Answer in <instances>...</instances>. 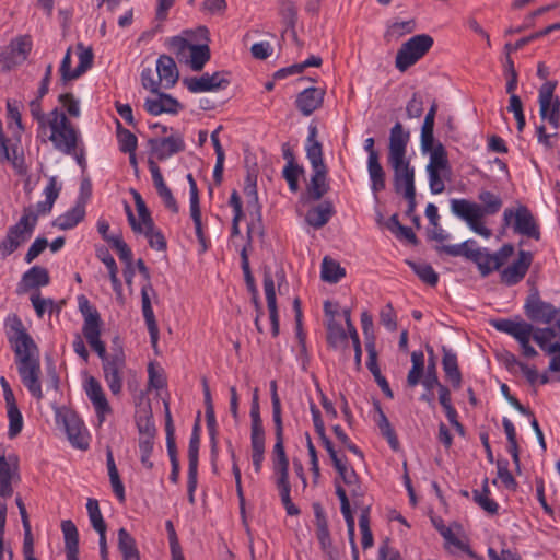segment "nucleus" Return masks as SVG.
Segmentation results:
<instances>
[{"label": "nucleus", "mask_w": 560, "mask_h": 560, "mask_svg": "<svg viewBox=\"0 0 560 560\" xmlns=\"http://www.w3.org/2000/svg\"><path fill=\"white\" fill-rule=\"evenodd\" d=\"M9 335L14 353L18 372L23 385L37 400L43 399V390L39 382L40 362L38 347L21 322H16Z\"/></svg>", "instance_id": "nucleus-1"}, {"label": "nucleus", "mask_w": 560, "mask_h": 560, "mask_svg": "<svg viewBox=\"0 0 560 560\" xmlns=\"http://www.w3.org/2000/svg\"><path fill=\"white\" fill-rule=\"evenodd\" d=\"M410 132L400 122H396L389 132L387 162L394 171V186L397 192L411 195L415 187V168L407 159V145Z\"/></svg>", "instance_id": "nucleus-2"}, {"label": "nucleus", "mask_w": 560, "mask_h": 560, "mask_svg": "<svg viewBox=\"0 0 560 560\" xmlns=\"http://www.w3.org/2000/svg\"><path fill=\"white\" fill-rule=\"evenodd\" d=\"M476 241L467 240L456 245H441L436 246L438 252H443L450 256H463L466 259L475 262L482 277L489 276L508 261L514 254V246L512 244H504L498 252L490 253L488 248L477 247Z\"/></svg>", "instance_id": "nucleus-3"}, {"label": "nucleus", "mask_w": 560, "mask_h": 560, "mask_svg": "<svg viewBox=\"0 0 560 560\" xmlns=\"http://www.w3.org/2000/svg\"><path fill=\"white\" fill-rule=\"evenodd\" d=\"M273 423L276 435V443L272 450V469L275 483L288 515L294 516L300 514V510L293 504L290 497L291 485L289 481V459L287 457L283 445V424L282 420L273 421Z\"/></svg>", "instance_id": "nucleus-4"}, {"label": "nucleus", "mask_w": 560, "mask_h": 560, "mask_svg": "<svg viewBox=\"0 0 560 560\" xmlns=\"http://www.w3.org/2000/svg\"><path fill=\"white\" fill-rule=\"evenodd\" d=\"M50 118L47 124L48 140L57 151L74 154L82 145L80 130L68 119L66 113L57 107L50 110Z\"/></svg>", "instance_id": "nucleus-5"}, {"label": "nucleus", "mask_w": 560, "mask_h": 560, "mask_svg": "<svg viewBox=\"0 0 560 560\" xmlns=\"http://www.w3.org/2000/svg\"><path fill=\"white\" fill-rule=\"evenodd\" d=\"M102 360V370L104 380L114 396H117L122 390V383L127 370L126 357L120 346L113 349V353H107L106 347L101 341L102 350L97 346H91Z\"/></svg>", "instance_id": "nucleus-6"}, {"label": "nucleus", "mask_w": 560, "mask_h": 560, "mask_svg": "<svg viewBox=\"0 0 560 560\" xmlns=\"http://www.w3.org/2000/svg\"><path fill=\"white\" fill-rule=\"evenodd\" d=\"M37 222V215L25 210L16 224L9 228L7 235L0 241V254L3 258L13 254L32 235Z\"/></svg>", "instance_id": "nucleus-7"}, {"label": "nucleus", "mask_w": 560, "mask_h": 560, "mask_svg": "<svg viewBox=\"0 0 560 560\" xmlns=\"http://www.w3.org/2000/svg\"><path fill=\"white\" fill-rule=\"evenodd\" d=\"M433 46V38L428 34H418L405 42L398 49L395 66L405 72L420 60Z\"/></svg>", "instance_id": "nucleus-8"}, {"label": "nucleus", "mask_w": 560, "mask_h": 560, "mask_svg": "<svg viewBox=\"0 0 560 560\" xmlns=\"http://www.w3.org/2000/svg\"><path fill=\"white\" fill-rule=\"evenodd\" d=\"M170 48L178 58H185L186 63L194 71H201L211 56L207 44H191L180 36H174L170 39Z\"/></svg>", "instance_id": "nucleus-9"}, {"label": "nucleus", "mask_w": 560, "mask_h": 560, "mask_svg": "<svg viewBox=\"0 0 560 560\" xmlns=\"http://www.w3.org/2000/svg\"><path fill=\"white\" fill-rule=\"evenodd\" d=\"M526 316L537 323L551 324L556 329V338L560 339V308L540 299L537 291L530 293L524 304Z\"/></svg>", "instance_id": "nucleus-10"}, {"label": "nucleus", "mask_w": 560, "mask_h": 560, "mask_svg": "<svg viewBox=\"0 0 560 560\" xmlns=\"http://www.w3.org/2000/svg\"><path fill=\"white\" fill-rule=\"evenodd\" d=\"M512 219L514 233L536 241L540 240L539 225L526 206H518L515 210L505 209L503 212L504 225H509Z\"/></svg>", "instance_id": "nucleus-11"}, {"label": "nucleus", "mask_w": 560, "mask_h": 560, "mask_svg": "<svg viewBox=\"0 0 560 560\" xmlns=\"http://www.w3.org/2000/svg\"><path fill=\"white\" fill-rule=\"evenodd\" d=\"M478 200L480 205L467 199H452L451 210L471 211V213L486 217L498 213L503 205L501 197L489 190H480Z\"/></svg>", "instance_id": "nucleus-12"}, {"label": "nucleus", "mask_w": 560, "mask_h": 560, "mask_svg": "<svg viewBox=\"0 0 560 560\" xmlns=\"http://www.w3.org/2000/svg\"><path fill=\"white\" fill-rule=\"evenodd\" d=\"M557 85V81H546L538 94L540 118L547 120L555 129L560 127V100L555 95Z\"/></svg>", "instance_id": "nucleus-13"}, {"label": "nucleus", "mask_w": 560, "mask_h": 560, "mask_svg": "<svg viewBox=\"0 0 560 560\" xmlns=\"http://www.w3.org/2000/svg\"><path fill=\"white\" fill-rule=\"evenodd\" d=\"M78 306L84 318L82 328L83 336L85 337L90 347L97 346L98 350H102L100 313L83 294L78 296Z\"/></svg>", "instance_id": "nucleus-14"}, {"label": "nucleus", "mask_w": 560, "mask_h": 560, "mask_svg": "<svg viewBox=\"0 0 560 560\" xmlns=\"http://www.w3.org/2000/svg\"><path fill=\"white\" fill-rule=\"evenodd\" d=\"M183 82L189 92L201 93L223 90L230 84V79L228 72L218 71L213 74L205 73L199 78H186Z\"/></svg>", "instance_id": "nucleus-15"}, {"label": "nucleus", "mask_w": 560, "mask_h": 560, "mask_svg": "<svg viewBox=\"0 0 560 560\" xmlns=\"http://www.w3.org/2000/svg\"><path fill=\"white\" fill-rule=\"evenodd\" d=\"M532 261L530 252L520 250L517 259L500 272L501 282L509 287L520 283L525 278Z\"/></svg>", "instance_id": "nucleus-16"}, {"label": "nucleus", "mask_w": 560, "mask_h": 560, "mask_svg": "<svg viewBox=\"0 0 560 560\" xmlns=\"http://www.w3.org/2000/svg\"><path fill=\"white\" fill-rule=\"evenodd\" d=\"M83 386L86 396L93 404L98 423L102 424L105 421V416L112 411L102 385L94 376H89Z\"/></svg>", "instance_id": "nucleus-17"}, {"label": "nucleus", "mask_w": 560, "mask_h": 560, "mask_svg": "<svg viewBox=\"0 0 560 560\" xmlns=\"http://www.w3.org/2000/svg\"><path fill=\"white\" fill-rule=\"evenodd\" d=\"M154 94V97H148L143 104L150 115L177 114L183 108L182 104L170 94L161 93L160 90Z\"/></svg>", "instance_id": "nucleus-18"}, {"label": "nucleus", "mask_w": 560, "mask_h": 560, "mask_svg": "<svg viewBox=\"0 0 560 560\" xmlns=\"http://www.w3.org/2000/svg\"><path fill=\"white\" fill-rule=\"evenodd\" d=\"M149 144L153 154L159 160L168 159L170 156L185 150L184 139L179 133L172 135L163 139H150Z\"/></svg>", "instance_id": "nucleus-19"}, {"label": "nucleus", "mask_w": 560, "mask_h": 560, "mask_svg": "<svg viewBox=\"0 0 560 560\" xmlns=\"http://www.w3.org/2000/svg\"><path fill=\"white\" fill-rule=\"evenodd\" d=\"M154 293V290L151 283H147L141 288V308L142 315L150 335L151 343L153 347L158 345L159 341V327L154 316V312L151 304V299L149 292Z\"/></svg>", "instance_id": "nucleus-20"}, {"label": "nucleus", "mask_w": 560, "mask_h": 560, "mask_svg": "<svg viewBox=\"0 0 560 560\" xmlns=\"http://www.w3.org/2000/svg\"><path fill=\"white\" fill-rule=\"evenodd\" d=\"M264 291L266 295L267 307L269 311L271 332L273 337H277L279 335L280 323L275 290V279L270 271L267 270L264 273Z\"/></svg>", "instance_id": "nucleus-21"}, {"label": "nucleus", "mask_w": 560, "mask_h": 560, "mask_svg": "<svg viewBox=\"0 0 560 560\" xmlns=\"http://www.w3.org/2000/svg\"><path fill=\"white\" fill-rule=\"evenodd\" d=\"M324 95L325 91L322 89L307 88L298 95L295 105L304 116H310L322 106Z\"/></svg>", "instance_id": "nucleus-22"}, {"label": "nucleus", "mask_w": 560, "mask_h": 560, "mask_svg": "<svg viewBox=\"0 0 560 560\" xmlns=\"http://www.w3.org/2000/svg\"><path fill=\"white\" fill-rule=\"evenodd\" d=\"M65 427L68 439L74 447L79 450H86L89 447L86 429L75 415L65 418Z\"/></svg>", "instance_id": "nucleus-23"}, {"label": "nucleus", "mask_w": 560, "mask_h": 560, "mask_svg": "<svg viewBox=\"0 0 560 560\" xmlns=\"http://www.w3.org/2000/svg\"><path fill=\"white\" fill-rule=\"evenodd\" d=\"M18 478L16 462L0 457V497L7 499L13 493L12 482Z\"/></svg>", "instance_id": "nucleus-24"}, {"label": "nucleus", "mask_w": 560, "mask_h": 560, "mask_svg": "<svg viewBox=\"0 0 560 560\" xmlns=\"http://www.w3.org/2000/svg\"><path fill=\"white\" fill-rule=\"evenodd\" d=\"M156 72L164 89H171L179 77L174 59L167 55H162L156 60Z\"/></svg>", "instance_id": "nucleus-25"}, {"label": "nucleus", "mask_w": 560, "mask_h": 560, "mask_svg": "<svg viewBox=\"0 0 560 560\" xmlns=\"http://www.w3.org/2000/svg\"><path fill=\"white\" fill-rule=\"evenodd\" d=\"M442 366L445 377L455 389H458L462 385V373L458 368L457 354L445 346L442 347Z\"/></svg>", "instance_id": "nucleus-26"}, {"label": "nucleus", "mask_w": 560, "mask_h": 560, "mask_svg": "<svg viewBox=\"0 0 560 560\" xmlns=\"http://www.w3.org/2000/svg\"><path fill=\"white\" fill-rule=\"evenodd\" d=\"M316 137L317 128L315 126H310L305 148L306 156L311 163L312 168H323L326 167L323 160V149L320 142L316 140Z\"/></svg>", "instance_id": "nucleus-27"}, {"label": "nucleus", "mask_w": 560, "mask_h": 560, "mask_svg": "<svg viewBox=\"0 0 560 560\" xmlns=\"http://www.w3.org/2000/svg\"><path fill=\"white\" fill-rule=\"evenodd\" d=\"M334 213L335 210L331 202L324 201L310 209L306 213L305 220L311 226L320 229L330 220Z\"/></svg>", "instance_id": "nucleus-28"}, {"label": "nucleus", "mask_w": 560, "mask_h": 560, "mask_svg": "<svg viewBox=\"0 0 560 560\" xmlns=\"http://www.w3.org/2000/svg\"><path fill=\"white\" fill-rule=\"evenodd\" d=\"M49 281L48 270L40 266H34L23 275L21 285L24 290L38 289L49 284Z\"/></svg>", "instance_id": "nucleus-29"}, {"label": "nucleus", "mask_w": 560, "mask_h": 560, "mask_svg": "<svg viewBox=\"0 0 560 560\" xmlns=\"http://www.w3.org/2000/svg\"><path fill=\"white\" fill-rule=\"evenodd\" d=\"M312 170L313 174L307 186V191L311 199L319 200L329 189L327 184V167Z\"/></svg>", "instance_id": "nucleus-30"}, {"label": "nucleus", "mask_w": 560, "mask_h": 560, "mask_svg": "<svg viewBox=\"0 0 560 560\" xmlns=\"http://www.w3.org/2000/svg\"><path fill=\"white\" fill-rule=\"evenodd\" d=\"M85 207L84 203L78 202L73 208L68 210L66 213L59 215L55 221L54 225L60 230H70L79 224L84 219Z\"/></svg>", "instance_id": "nucleus-31"}, {"label": "nucleus", "mask_w": 560, "mask_h": 560, "mask_svg": "<svg viewBox=\"0 0 560 560\" xmlns=\"http://www.w3.org/2000/svg\"><path fill=\"white\" fill-rule=\"evenodd\" d=\"M21 104L16 100H8L7 101V116L10 120L8 122V128L12 131L14 139L20 142L21 133L24 131V126L22 124V116L20 110Z\"/></svg>", "instance_id": "nucleus-32"}, {"label": "nucleus", "mask_w": 560, "mask_h": 560, "mask_svg": "<svg viewBox=\"0 0 560 560\" xmlns=\"http://www.w3.org/2000/svg\"><path fill=\"white\" fill-rule=\"evenodd\" d=\"M279 14L282 18L283 23L287 25V28L291 30L293 40L296 44H300L295 32V24L298 21V9L294 2H292L291 0H280Z\"/></svg>", "instance_id": "nucleus-33"}, {"label": "nucleus", "mask_w": 560, "mask_h": 560, "mask_svg": "<svg viewBox=\"0 0 560 560\" xmlns=\"http://www.w3.org/2000/svg\"><path fill=\"white\" fill-rule=\"evenodd\" d=\"M368 173L371 180V190L377 198V194L386 187V174L378 160L368 161Z\"/></svg>", "instance_id": "nucleus-34"}, {"label": "nucleus", "mask_w": 560, "mask_h": 560, "mask_svg": "<svg viewBox=\"0 0 560 560\" xmlns=\"http://www.w3.org/2000/svg\"><path fill=\"white\" fill-rule=\"evenodd\" d=\"M327 342L335 349L346 348L348 345V335L335 318H329L327 322Z\"/></svg>", "instance_id": "nucleus-35"}, {"label": "nucleus", "mask_w": 560, "mask_h": 560, "mask_svg": "<svg viewBox=\"0 0 560 560\" xmlns=\"http://www.w3.org/2000/svg\"><path fill=\"white\" fill-rule=\"evenodd\" d=\"M118 549L124 560H140L136 540L125 528L118 530Z\"/></svg>", "instance_id": "nucleus-36"}, {"label": "nucleus", "mask_w": 560, "mask_h": 560, "mask_svg": "<svg viewBox=\"0 0 560 560\" xmlns=\"http://www.w3.org/2000/svg\"><path fill=\"white\" fill-rule=\"evenodd\" d=\"M491 325L501 332H505L510 336H512L515 340L526 330L528 329L532 324L520 320L515 322L512 319L501 318V319H494L491 322Z\"/></svg>", "instance_id": "nucleus-37"}, {"label": "nucleus", "mask_w": 560, "mask_h": 560, "mask_svg": "<svg viewBox=\"0 0 560 560\" xmlns=\"http://www.w3.org/2000/svg\"><path fill=\"white\" fill-rule=\"evenodd\" d=\"M453 214L458 217L459 219L464 220L470 230H472L475 233L483 236L485 238H489L492 235V232L490 229L486 228L481 220L483 215H479L476 213H471V211H465V210H451Z\"/></svg>", "instance_id": "nucleus-38"}, {"label": "nucleus", "mask_w": 560, "mask_h": 560, "mask_svg": "<svg viewBox=\"0 0 560 560\" xmlns=\"http://www.w3.org/2000/svg\"><path fill=\"white\" fill-rule=\"evenodd\" d=\"M474 501L487 513L494 515L499 511V504L490 498L488 479L482 482V490L472 491Z\"/></svg>", "instance_id": "nucleus-39"}, {"label": "nucleus", "mask_w": 560, "mask_h": 560, "mask_svg": "<svg viewBox=\"0 0 560 560\" xmlns=\"http://www.w3.org/2000/svg\"><path fill=\"white\" fill-rule=\"evenodd\" d=\"M411 362L412 366L407 375V385L409 387H416L422 376L424 371V355L421 351H413L411 353Z\"/></svg>", "instance_id": "nucleus-40"}, {"label": "nucleus", "mask_w": 560, "mask_h": 560, "mask_svg": "<svg viewBox=\"0 0 560 560\" xmlns=\"http://www.w3.org/2000/svg\"><path fill=\"white\" fill-rule=\"evenodd\" d=\"M345 269L340 265L329 258L325 257L322 262V279L329 283H337L342 277H345Z\"/></svg>", "instance_id": "nucleus-41"}, {"label": "nucleus", "mask_w": 560, "mask_h": 560, "mask_svg": "<svg viewBox=\"0 0 560 560\" xmlns=\"http://www.w3.org/2000/svg\"><path fill=\"white\" fill-rule=\"evenodd\" d=\"M502 425L508 439V452L511 454L514 464L520 466V450L516 439V430L509 418H503Z\"/></svg>", "instance_id": "nucleus-42"}, {"label": "nucleus", "mask_w": 560, "mask_h": 560, "mask_svg": "<svg viewBox=\"0 0 560 560\" xmlns=\"http://www.w3.org/2000/svg\"><path fill=\"white\" fill-rule=\"evenodd\" d=\"M428 153L430 154V160L427 165V170L450 171L447 153L441 142H436L435 149L429 151Z\"/></svg>", "instance_id": "nucleus-43"}, {"label": "nucleus", "mask_w": 560, "mask_h": 560, "mask_svg": "<svg viewBox=\"0 0 560 560\" xmlns=\"http://www.w3.org/2000/svg\"><path fill=\"white\" fill-rule=\"evenodd\" d=\"M413 272L427 284L435 287L439 282V275L431 265L427 262L407 261Z\"/></svg>", "instance_id": "nucleus-44"}, {"label": "nucleus", "mask_w": 560, "mask_h": 560, "mask_svg": "<svg viewBox=\"0 0 560 560\" xmlns=\"http://www.w3.org/2000/svg\"><path fill=\"white\" fill-rule=\"evenodd\" d=\"M200 424L196 421L188 446V469H198L199 445H200Z\"/></svg>", "instance_id": "nucleus-45"}, {"label": "nucleus", "mask_w": 560, "mask_h": 560, "mask_svg": "<svg viewBox=\"0 0 560 560\" xmlns=\"http://www.w3.org/2000/svg\"><path fill=\"white\" fill-rule=\"evenodd\" d=\"M86 510L89 513V518L92 524V527L98 533H106V523L102 516L98 501L96 499H88Z\"/></svg>", "instance_id": "nucleus-46"}, {"label": "nucleus", "mask_w": 560, "mask_h": 560, "mask_svg": "<svg viewBox=\"0 0 560 560\" xmlns=\"http://www.w3.org/2000/svg\"><path fill=\"white\" fill-rule=\"evenodd\" d=\"M206 422L210 435L211 445V459L213 469H215V459L218 456V440H217V420L214 415V408H206Z\"/></svg>", "instance_id": "nucleus-47"}, {"label": "nucleus", "mask_w": 560, "mask_h": 560, "mask_svg": "<svg viewBox=\"0 0 560 560\" xmlns=\"http://www.w3.org/2000/svg\"><path fill=\"white\" fill-rule=\"evenodd\" d=\"M378 418L376 419L377 427L384 438L387 439L392 448L396 450L398 446V440L394 429L392 428L389 420L386 415L383 412L381 407L376 405Z\"/></svg>", "instance_id": "nucleus-48"}, {"label": "nucleus", "mask_w": 560, "mask_h": 560, "mask_svg": "<svg viewBox=\"0 0 560 560\" xmlns=\"http://www.w3.org/2000/svg\"><path fill=\"white\" fill-rule=\"evenodd\" d=\"M42 100L35 97L28 103L30 113L32 117L37 121L38 124V132L46 133L47 132V124L50 121V112L47 114L43 113L42 109Z\"/></svg>", "instance_id": "nucleus-49"}, {"label": "nucleus", "mask_w": 560, "mask_h": 560, "mask_svg": "<svg viewBox=\"0 0 560 560\" xmlns=\"http://www.w3.org/2000/svg\"><path fill=\"white\" fill-rule=\"evenodd\" d=\"M427 351L430 355L429 364L427 368V374L424 375L421 383L428 392H431L434 387L440 386L441 383L436 374V365L433 349L431 347H427Z\"/></svg>", "instance_id": "nucleus-50"}, {"label": "nucleus", "mask_w": 560, "mask_h": 560, "mask_svg": "<svg viewBox=\"0 0 560 560\" xmlns=\"http://www.w3.org/2000/svg\"><path fill=\"white\" fill-rule=\"evenodd\" d=\"M117 138L121 152L136 151L138 144L137 137L128 129H125L119 121H117Z\"/></svg>", "instance_id": "nucleus-51"}, {"label": "nucleus", "mask_w": 560, "mask_h": 560, "mask_svg": "<svg viewBox=\"0 0 560 560\" xmlns=\"http://www.w3.org/2000/svg\"><path fill=\"white\" fill-rule=\"evenodd\" d=\"M141 234H144L148 238L150 247L156 250H165L166 249V240L162 232L155 229L154 223L152 225L142 226Z\"/></svg>", "instance_id": "nucleus-52"}, {"label": "nucleus", "mask_w": 560, "mask_h": 560, "mask_svg": "<svg viewBox=\"0 0 560 560\" xmlns=\"http://www.w3.org/2000/svg\"><path fill=\"white\" fill-rule=\"evenodd\" d=\"M8 407V418H9V431L8 435L10 439L15 438L23 428V417L18 408V405H10Z\"/></svg>", "instance_id": "nucleus-53"}, {"label": "nucleus", "mask_w": 560, "mask_h": 560, "mask_svg": "<svg viewBox=\"0 0 560 560\" xmlns=\"http://www.w3.org/2000/svg\"><path fill=\"white\" fill-rule=\"evenodd\" d=\"M112 247L117 252L119 259L126 262L128 269L132 266V252L120 234L112 236Z\"/></svg>", "instance_id": "nucleus-54"}, {"label": "nucleus", "mask_w": 560, "mask_h": 560, "mask_svg": "<svg viewBox=\"0 0 560 560\" xmlns=\"http://www.w3.org/2000/svg\"><path fill=\"white\" fill-rule=\"evenodd\" d=\"M415 24L413 21H402V22H395L392 25L388 26L385 38L388 40L390 39H398L401 36L409 34L413 31Z\"/></svg>", "instance_id": "nucleus-55"}, {"label": "nucleus", "mask_w": 560, "mask_h": 560, "mask_svg": "<svg viewBox=\"0 0 560 560\" xmlns=\"http://www.w3.org/2000/svg\"><path fill=\"white\" fill-rule=\"evenodd\" d=\"M78 57L79 65L74 68L73 77H81L88 69L92 67L93 63V52L89 48H84L82 44L78 45Z\"/></svg>", "instance_id": "nucleus-56"}, {"label": "nucleus", "mask_w": 560, "mask_h": 560, "mask_svg": "<svg viewBox=\"0 0 560 560\" xmlns=\"http://www.w3.org/2000/svg\"><path fill=\"white\" fill-rule=\"evenodd\" d=\"M130 192L133 197L136 209L139 214L138 222H140L142 224V226L152 225V223H154V222L151 218V213H150L143 198L136 189H131Z\"/></svg>", "instance_id": "nucleus-57"}, {"label": "nucleus", "mask_w": 560, "mask_h": 560, "mask_svg": "<svg viewBox=\"0 0 560 560\" xmlns=\"http://www.w3.org/2000/svg\"><path fill=\"white\" fill-rule=\"evenodd\" d=\"M244 192L248 199L247 201V208L250 210L253 209L255 213L260 217V208L258 206V195L256 189V179L253 178L250 175L246 178V185L244 187Z\"/></svg>", "instance_id": "nucleus-58"}, {"label": "nucleus", "mask_w": 560, "mask_h": 560, "mask_svg": "<svg viewBox=\"0 0 560 560\" xmlns=\"http://www.w3.org/2000/svg\"><path fill=\"white\" fill-rule=\"evenodd\" d=\"M334 467L338 471L340 478L347 486H355L358 482V475L352 467L347 465V460L340 458L334 463Z\"/></svg>", "instance_id": "nucleus-59"}, {"label": "nucleus", "mask_w": 560, "mask_h": 560, "mask_svg": "<svg viewBox=\"0 0 560 560\" xmlns=\"http://www.w3.org/2000/svg\"><path fill=\"white\" fill-rule=\"evenodd\" d=\"M11 151L12 152H10L9 139L5 137V135L0 136V162H10L13 167L19 168L20 163L14 145H12Z\"/></svg>", "instance_id": "nucleus-60"}, {"label": "nucleus", "mask_w": 560, "mask_h": 560, "mask_svg": "<svg viewBox=\"0 0 560 560\" xmlns=\"http://www.w3.org/2000/svg\"><path fill=\"white\" fill-rule=\"evenodd\" d=\"M537 329L538 328H534V326L532 325L516 339L521 346L523 355L526 358H534L538 354L536 349L533 346H530V339H534V335Z\"/></svg>", "instance_id": "nucleus-61"}, {"label": "nucleus", "mask_w": 560, "mask_h": 560, "mask_svg": "<svg viewBox=\"0 0 560 560\" xmlns=\"http://www.w3.org/2000/svg\"><path fill=\"white\" fill-rule=\"evenodd\" d=\"M25 60L23 59L22 55H18L14 49H11L10 47H7L0 54V65L2 67V70L10 71L14 67L21 65Z\"/></svg>", "instance_id": "nucleus-62"}, {"label": "nucleus", "mask_w": 560, "mask_h": 560, "mask_svg": "<svg viewBox=\"0 0 560 560\" xmlns=\"http://www.w3.org/2000/svg\"><path fill=\"white\" fill-rule=\"evenodd\" d=\"M303 167L299 164L294 165H285L282 175L284 179L288 182L289 188L291 191L295 192L299 189V176L303 173Z\"/></svg>", "instance_id": "nucleus-63"}, {"label": "nucleus", "mask_w": 560, "mask_h": 560, "mask_svg": "<svg viewBox=\"0 0 560 560\" xmlns=\"http://www.w3.org/2000/svg\"><path fill=\"white\" fill-rule=\"evenodd\" d=\"M59 103L65 107L66 112L71 117H80L81 109H80V102L77 100L73 94L71 93H63L60 94L58 97Z\"/></svg>", "instance_id": "nucleus-64"}]
</instances>
